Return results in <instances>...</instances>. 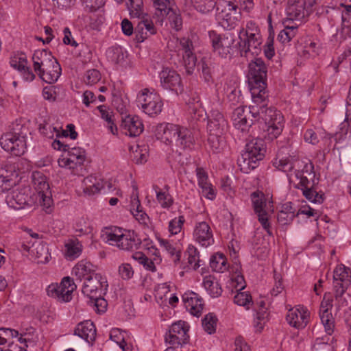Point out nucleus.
I'll return each mask as SVG.
<instances>
[{"label": "nucleus", "mask_w": 351, "mask_h": 351, "mask_svg": "<svg viewBox=\"0 0 351 351\" xmlns=\"http://www.w3.org/2000/svg\"><path fill=\"white\" fill-rule=\"evenodd\" d=\"M252 101L249 106V114L254 119V124L262 119L267 128V132L264 137L269 141L276 138L282 132L284 117L280 111L275 108L268 107V93H259L251 94Z\"/></svg>", "instance_id": "nucleus-1"}, {"label": "nucleus", "mask_w": 351, "mask_h": 351, "mask_svg": "<svg viewBox=\"0 0 351 351\" xmlns=\"http://www.w3.org/2000/svg\"><path fill=\"white\" fill-rule=\"evenodd\" d=\"M27 132L28 128L22 123V121L16 120L12 124L10 131L3 134L0 138L1 147L12 155H23L27 148Z\"/></svg>", "instance_id": "nucleus-2"}, {"label": "nucleus", "mask_w": 351, "mask_h": 351, "mask_svg": "<svg viewBox=\"0 0 351 351\" xmlns=\"http://www.w3.org/2000/svg\"><path fill=\"white\" fill-rule=\"evenodd\" d=\"M267 147L263 138H257L245 145V151L237 159V165L241 172L249 173L260 165L265 156Z\"/></svg>", "instance_id": "nucleus-3"}, {"label": "nucleus", "mask_w": 351, "mask_h": 351, "mask_svg": "<svg viewBox=\"0 0 351 351\" xmlns=\"http://www.w3.org/2000/svg\"><path fill=\"white\" fill-rule=\"evenodd\" d=\"M155 8L153 19L156 25H162L167 19L170 27L176 32L182 29L183 19L174 0H152Z\"/></svg>", "instance_id": "nucleus-4"}, {"label": "nucleus", "mask_w": 351, "mask_h": 351, "mask_svg": "<svg viewBox=\"0 0 351 351\" xmlns=\"http://www.w3.org/2000/svg\"><path fill=\"white\" fill-rule=\"evenodd\" d=\"M247 81L251 94L267 93V67L265 62L259 58H254L248 64Z\"/></svg>", "instance_id": "nucleus-5"}, {"label": "nucleus", "mask_w": 351, "mask_h": 351, "mask_svg": "<svg viewBox=\"0 0 351 351\" xmlns=\"http://www.w3.org/2000/svg\"><path fill=\"white\" fill-rule=\"evenodd\" d=\"M217 19L219 25L226 29L234 28L241 17V12L238 5L232 1L225 2L223 8L217 7Z\"/></svg>", "instance_id": "nucleus-6"}, {"label": "nucleus", "mask_w": 351, "mask_h": 351, "mask_svg": "<svg viewBox=\"0 0 351 351\" xmlns=\"http://www.w3.org/2000/svg\"><path fill=\"white\" fill-rule=\"evenodd\" d=\"M138 99L143 112L149 117H155L162 112L163 102L158 93L145 88L138 96Z\"/></svg>", "instance_id": "nucleus-7"}, {"label": "nucleus", "mask_w": 351, "mask_h": 351, "mask_svg": "<svg viewBox=\"0 0 351 351\" xmlns=\"http://www.w3.org/2000/svg\"><path fill=\"white\" fill-rule=\"evenodd\" d=\"M189 325L182 320L172 324L168 333L165 335V341L176 348L186 344L189 339Z\"/></svg>", "instance_id": "nucleus-8"}, {"label": "nucleus", "mask_w": 351, "mask_h": 351, "mask_svg": "<svg viewBox=\"0 0 351 351\" xmlns=\"http://www.w3.org/2000/svg\"><path fill=\"white\" fill-rule=\"evenodd\" d=\"M208 34L214 51L223 58L228 56L230 57L234 43V36L230 33L220 35L215 31H210Z\"/></svg>", "instance_id": "nucleus-9"}, {"label": "nucleus", "mask_w": 351, "mask_h": 351, "mask_svg": "<svg viewBox=\"0 0 351 351\" xmlns=\"http://www.w3.org/2000/svg\"><path fill=\"white\" fill-rule=\"evenodd\" d=\"M108 285L107 280L100 274H96L84 280L82 293L90 300L105 295Z\"/></svg>", "instance_id": "nucleus-10"}, {"label": "nucleus", "mask_w": 351, "mask_h": 351, "mask_svg": "<svg viewBox=\"0 0 351 351\" xmlns=\"http://www.w3.org/2000/svg\"><path fill=\"white\" fill-rule=\"evenodd\" d=\"M161 86L167 90L174 93L176 95L184 92V86L180 75L174 70L165 68L160 73Z\"/></svg>", "instance_id": "nucleus-11"}, {"label": "nucleus", "mask_w": 351, "mask_h": 351, "mask_svg": "<svg viewBox=\"0 0 351 351\" xmlns=\"http://www.w3.org/2000/svg\"><path fill=\"white\" fill-rule=\"evenodd\" d=\"M125 233L120 236L114 234H110V241L115 242L117 245L123 250L132 251L138 250L142 243L141 239L136 238L137 235L134 230H124Z\"/></svg>", "instance_id": "nucleus-12"}, {"label": "nucleus", "mask_w": 351, "mask_h": 351, "mask_svg": "<svg viewBox=\"0 0 351 351\" xmlns=\"http://www.w3.org/2000/svg\"><path fill=\"white\" fill-rule=\"evenodd\" d=\"M309 319L310 313L303 306H298L295 309H290L286 316L289 324L297 329L304 328L308 323Z\"/></svg>", "instance_id": "nucleus-13"}, {"label": "nucleus", "mask_w": 351, "mask_h": 351, "mask_svg": "<svg viewBox=\"0 0 351 351\" xmlns=\"http://www.w3.org/2000/svg\"><path fill=\"white\" fill-rule=\"evenodd\" d=\"M5 201L8 205L14 209L23 208L31 202L29 189L27 187L13 190L7 196Z\"/></svg>", "instance_id": "nucleus-14"}, {"label": "nucleus", "mask_w": 351, "mask_h": 351, "mask_svg": "<svg viewBox=\"0 0 351 351\" xmlns=\"http://www.w3.org/2000/svg\"><path fill=\"white\" fill-rule=\"evenodd\" d=\"M228 128V123L223 115L218 110H212L208 117L207 128L210 135L219 137L224 134Z\"/></svg>", "instance_id": "nucleus-15"}, {"label": "nucleus", "mask_w": 351, "mask_h": 351, "mask_svg": "<svg viewBox=\"0 0 351 351\" xmlns=\"http://www.w3.org/2000/svg\"><path fill=\"white\" fill-rule=\"evenodd\" d=\"M73 335L84 339L88 344L93 346L97 335L95 325L90 320L81 322L75 328Z\"/></svg>", "instance_id": "nucleus-16"}, {"label": "nucleus", "mask_w": 351, "mask_h": 351, "mask_svg": "<svg viewBox=\"0 0 351 351\" xmlns=\"http://www.w3.org/2000/svg\"><path fill=\"white\" fill-rule=\"evenodd\" d=\"M243 28H241L239 34L240 41L237 43L240 56L247 58L249 53H251L253 56H258L262 50L261 47L262 38L254 40H243Z\"/></svg>", "instance_id": "nucleus-17"}, {"label": "nucleus", "mask_w": 351, "mask_h": 351, "mask_svg": "<svg viewBox=\"0 0 351 351\" xmlns=\"http://www.w3.org/2000/svg\"><path fill=\"white\" fill-rule=\"evenodd\" d=\"M180 126L173 123H160L156 126L155 135L158 139L165 143L176 142L178 139V131Z\"/></svg>", "instance_id": "nucleus-18"}, {"label": "nucleus", "mask_w": 351, "mask_h": 351, "mask_svg": "<svg viewBox=\"0 0 351 351\" xmlns=\"http://www.w3.org/2000/svg\"><path fill=\"white\" fill-rule=\"evenodd\" d=\"M121 127L125 134L131 137L139 136L144 130L141 119L136 115L126 116L122 119Z\"/></svg>", "instance_id": "nucleus-19"}, {"label": "nucleus", "mask_w": 351, "mask_h": 351, "mask_svg": "<svg viewBox=\"0 0 351 351\" xmlns=\"http://www.w3.org/2000/svg\"><path fill=\"white\" fill-rule=\"evenodd\" d=\"M51 64L36 72L39 77L48 84H53L61 75V66L58 60L53 61Z\"/></svg>", "instance_id": "nucleus-20"}, {"label": "nucleus", "mask_w": 351, "mask_h": 351, "mask_svg": "<svg viewBox=\"0 0 351 351\" xmlns=\"http://www.w3.org/2000/svg\"><path fill=\"white\" fill-rule=\"evenodd\" d=\"M57 59L55 58L51 52L47 49L36 50L32 56L33 67L36 73L43 70V68L47 66Z\"/></svg>", "instance_id": "nucleus-21"}, {"label": "nucleus", "mask_w": 351, "mask_h": 351, "mask_svg": "<svg viewBox=\"0 0 351 351\" xmlns=\"http://www.w3.org/2000/svg\"><path fill=\"white\" fill-rule=\"evenodd\" d=\"M193 235L196 241L202 246L207 247L214 242L210 228L205 221L200 222L196 225Z\"/></svg>", "instance_id": "nucleus-22"}, {"label": "nucleus", "mask_w": 351, "mask_h": 351, "mask_svg": "<svg viewBox=\"0 0 351 351\" xmlns=\"http://www.w3.org/2000/svg\"><path fill=\"white\" fill-rule=\"evenodd\" d=\"M72 274H73L77 280L82 281L96 274L95 266L90 262L85 260L79 261L73 268Z\"/></svg>", "instance_id": "nucleus-23"}, {"label": "nucleus", "mask_w": 351, "mask_h": 351, "mask_svg": "<svg viewBox=\"0 0 351 351\" xmlns=\"http://www.w3.org/2000/svg\"><path fill=\"white\" fill-rule=\"evenodd\" d=\"M74 288L71 290H63L58 284H51L47 288V293L49 297L58 299L60 302H66L72 299V293Z\"/></svg>", "instance_id": "nucleus-24"}, {"label": "nucleus", "mask_w": 351, "mask_h": 351, "mask_svg": "<svg viewBox=\"0 0 351 351\" xmlns=\"http://www.w3.org/2000/svg\"><path fill=\"white\" fill-rule=\"evenodd\" d=\"M107 58L112 63L124 66L127 63L128 53L121 46H114L107 51Z\"/></svg>", "instance_id": "nucleus-25"}, {"label": "nucleus", "mask_w": 351, "mask_h": 351, "mask_svg": "<svg viewBox=\"0 0 351 351\" xmlns=\"http://www.w3.org/2000/svg\"><path fill=\"white\" fill-rule=\"evenodd\" d=\"M184 300L186 308H189L191 314L197 317H199L204 305L203 299L197 293L192 292L190 298Z\"/></svg>", "instance_id": "nucleus-26"}, {"label": "nucleus", "mask_w": 351, "mask_h": 351, "mask_svg": "<svg viewBox=\"0 0 351 351\" xmlns=\"http://www.w3.org/2000/svg\"><path fill=\"white\" fill-rule=\"evenodd\" d=\"M176 143L177 145L182 146L184 149H192L195 145V138L192 132L185 128L180 127Z\"/></svg>", "instance_id": "nucleus-27"}, {"label": "nucleus", "mask_w": 351, "mask_h": 351, "mask_svg": "<svg viewBox=\"0 0 351 351\" xmlns=\"http://www.w3.org/2000/svg\"><path fill=\"white\" fill-rule=\"evenodd\" d=\"M203 286L212 298H218L222 293L221 285L213 276H206L203 279Z\"/></svg>", "instance_id": "nucleus-28"}, {"label": "nucleus", "mask_w": 351, "mask_h": 351, "mask_svg": "<svg viewBox=\"0 0 351 351\" xmlns=\"http://www.w3.org/2000/svg\"><path fill=\"white\" fill-rule=\"evenodd\" d=\"M65 257L69 261H73L78 258L82 252V245L78 239H69L65 244Z\"/></svg>", "instance_id": "nucleus-29"}, {"label": "nucleus", "mask_w": 351, "mask_h": 351, "mask_svg": "<svg viewBox=\"0 0 351 351\" xmlns=\"http://www.w3.org/2000/svg\"><path fill=\"white\" fill-rule=\"evenodd\" d=\"M17 167L14 163L5 162L0 166V177L3 179L10 181L12 184H15L14 180L19 176Z\"/></svg>", "instance_id": "nucleus-30"}, {"label": "nucleus", "mask_w": 351, "mask_h": 351, "mask_svg": "<svg viewBox=\"0 0 351 351\" xmlns=\"http://www.w3.org/2000/svg\"><path fill=\"white\" fill-rule=\"evenodd\" d=\"M226 265L227 259L222 253H216L210 258V266L214 271L223 272L228 269Z\"/></svg>", "instance_id": "nucleus-31"}, {"label": "nucleus", "mask_w": 351, "mask_h": 351, "mask_svg": "<svg viewBox=\"0 0 351 351\" xmlns=\"http://www.w3.org/2000/svg\"><path fill=\"white\" fill-rule=\"evenodd\" d=\"M36 332V330L32 326L28 327L19 333L20 337L17 339V341H19L21 344H26L28 346V343H29L34 346L38 340Z\"/></svg>", "instance_id": "nucleus-32"}, {"label": "nucleus", "mask_w": 351, "mask_h": 351, "mask_svg": "<svg viewBox=\"0 0 351 351\" xmlns=\"http://www.w3.org/2000/svg\"><path fill=\"white\" fill-rule=\"evenodd\" d=\"M123 333L125 331L121 330L119 328H112L110 330V339L114 341L123 351H132L130 346H128Z\"/></svg>", "instance_id": "nucleus-33"}, {"label": "nucleus", "mask_w": 351, "mask_h": 351, "mask_svg": "<svg viewBox=\"0 0 351 351\" xmlns=\"http://www.w3.org/2000/svg\"><path fill=\"white\" fill-rule=\"evenodd\" d=\"M321 322L324 326L325 332L328 335H332L335 329V319L328 308L319 313Z\"/></svg>", "instance_id": "nucleus-34"}, {"label": "nucleus", "mask_w": 351, "mask_h": 351, "mask_svg": "<svg viewBox=\"0 0 351 351\" xmlns=\"http://www.w3.org/2000/svg\"><path fill=\"white\" fill-rule=\"evenodd\" d=\"M264 197V193L259 191H254L251 194L253 208L256 214L266 211L265 210L266 202Z\"/></svg>", "instance_id": "nucleus-35"}, {"label": "nucleus", "mask_w": 351, "mask_h": 351, "mask_svg": "<svg viewBox=\"0 0 351 351\" xmlns=\"http://www.w3.org/2000/svg\"><path fill=\"white\" fill-rule=\"evenodd\" d=\"M217 321L218 319L215 313H209L206 315L202 320V326L204 330L209 335L215 333L216 331Z\"/></svg>", "instance_id": "nucleus-36"}, {"label": "nucleus", "mask_w": 351, "mask_h": 351, "mask_svg": "<svg viewBox=\"0 0 351 351\" xmlns=\"http://www.w3.org/2000/svg\"><path fill=\"white\" fill-rule=\"evenodd\" d=\"M191 3L199 12L208 13L216 5V0H191Z\"/></svg>", "instance_id": "nucleus-37"}, {"label": "nucleus", "mask_w": 351, "mask_h": 351, "mask_svg": "<svg viewBox=\"0 0 351 351\" xmlns=\"http://www.w3.org/2000/svg\"><path fill=\"white\" fill-rule=\"evenodd\" d=\"M186 254H188V267L196 270L200 266V260L199 259V252L197 249L192 245H189Z\"/></svg>", "instance_id": "nucleus-38"}, {"label": "nucleus", "mask_w": 351, "mask_h": 351, "mask_svg": "<svg viewBox=\"0 0 351 351\" xmlns=\"http://www.w3.org/2000/svg\"><path fill=\"white\" fill-rule=\"evenodd\" d=\"M32 176L34 185L36 186V189L39 195L45 193V191L49 190V184L46 181V178L43 173L40 172H34L33 173Z\"/></svg>", "instance_id": "nucleus-39"}, {"label": "nucleus", "mask_w": 351, "mask_h": 351, "mask_svg": "<svg viewBox=\"0 0 351 351\" xmlns=\"http://www.w3.org/2000/svg\"><path fill=\"white\" fill-rule=\"evenodd\" d=\"M66 152L69 158L75 157L76 161L73 162L75 166H81L84 164L86 159V151L84 149L75 147L73 148L69 147Z\"/></svg>", "instance_id": "nucleus-40"}, {"label": "nucleus", "mask_w": 351, "mask_h": 351, "mask_svg": "<svg viewBox=\"0 0 351 351\" xmlns=\"http://www.w3.org/2000/svg\"><path fill=\"white\" fill-rule=\"evenodd\" d=\"M350 270L349 268L346 267L344 265H340L335 268L333 272V280L341 282H350Z\"/></svg>", "instance_id": "nucleus-41"}, {"label": "nucleus", "mask_w": 351, "mask_h": 351, "mask_svg": "<svg viewBox=\"0 0 351 351\" xmlns=\"http://www.w3.org/2000/svg\"><path fill=\"white\" fill-rule=\"evenodd\" d=\"M127 3L130 14L132 17L140 18L143 14V0H128Z\"/></svg>", "instance_id": "nucleus-42"}, {"label": "nucleus", "mask_w": 351, "mask_h": 351, "mask_svg": "<svg viewBox=\"0 0 351 351\" xmlns=\"http://www.w3.org/2000/svg\"><path fill=\"white\" fill-rule=\"evenodd\" d=\"M132 258L143 265V267L148 271L154 272L156 271V267L154 262L148 258L145 254L141 252H137L132 255Z\"/></svg>", "instance_id": "nucleus-43"}, {"label": "nucleus", "mask_w": 351, "mask_h": 351, "mask_svg": "<svg viewBox=\"0 0 351 351\" xmlns=\"http://www.w3.org/2000/svg\"><path fill=\"white\" fill-rule=\"evenodd\" d=\"M19 335V331L11 329L1 328H0V347L5 345V343L13 340L14 337H18Z\"/></svg>", "instance_id": "nucleus-44"}, {"label": "nucleus", "mask_w": 351, "mask_h": 351, "mask_svg": "<svg viewBox=\"0 0 351 351\" xmlns=\"http://www.w3.org/2000/svg\"><path fill=\"white\" fill-rule=\"evenodd\" d=\"M158 241L160 245L163 246L171 256H175L173 262L175 263L180 262L181 258V251L180 250H177L176 248L168 240L160 239Z\"/></svg>", "instance_id": "nucleus-45"}, {"label": "nucleus", "mask_w": 351, "mask_h": 351, "mask_svg": "<svg viewBox=\"0 0 351 351\" xmlns=\"http://www.w3.org/2000/svg\"><path fill=\"white\" fill-rule=\"evenodd\" d=\"M86 10L89 12H95L103 8L106 0H81Z\"/></svg>", "instance_id": "nucleus-46"}, {"label": "nucleus", "mask_w": 351, "mask_h": 351, "mask_svg": "<svg viewBox=\"0 0 351 351\" xmlns=\"http://www.w3.org/2000/svg\"><path fill=\"white\" fill-rule=\"evenodd\" d=\"M10 66L17 69L19 71L24 69L25 66L27 64V60L25 54L21 53V54H16L10 58Z\"/></svg>", "instance_id": "nucleus-47"}, {"label": "nucleus", "mask_w": 351, "mask_h": 351, "mask_svg": "<svg viewBox=\"0 0 351 351\" xmlns=\"http://www.w3.org/2000/svg\"><path fill=\"white\" fill-rule=\"evenodd\" d=\"M210 61L206 58L204 57L201 59L198 66H200L202 70V77L206 82H213V76L211 69L209 66Z\"/></svg>", "instance_id": "nucleus-48"}, {"label": "nucleus", "mask_w": 351, "mask_h": 351, "mask_svg": "<svg viewBox=\"0 0 351 351\" xmlns=\"http://www.w3.org/2000/svg\"><path fill=\"white\" fill-rule=\"evenodd\" d=\"M154 189L156 192V198L158 202L161 204V206L163 208H169L173 204V199L169 193H166L162 191H157L158 189V186L155 185L154 186Z\"/></svg>", "instance_id": "nucleus-49"}, {"label": "nucleus", "mask_w": 351, "mask_h": 351, "mask_svg": "<svg viewBox=\"0 0 351 351\" xmlns=\"http://www.w3.org/2000/svg\"><path fill=\"white\" fill-rule=\"evenodd\" d=\"M183 60L184 62L186 72L189 74H191L196 66V56L193 52L189 53H184Z\"/></svg>", "instance_id": "nucleus-50"}, {"label": "nucleus", "mask_w": 351, "mask_h": 351, "mask_svg": "<svg viewBox=\"0 0 351 351\" xmlns=\"http://www.w3.org/2000/svg\"><path fill=\"white\" fill-rule=\"evenodd\" d=\"M254 121L253 119H250L247 115L241 117L240 120L234 123L235 127L240 130L242 132H249L250 129L254 125Z\"/></svg>", "instance_id": "nucleus-51"}, {"label": "nucleus", "mask_w": 351, "mask_h": 351, "mask_svg": "<svg viewBox=\"0 0 351 351\" xmlns=\"http://www.w3.org/2000/svg\"><path fill=\"white\" fill-rule=\"evenodd\" d=\"M101 80V73L97 69L88 70L84 75V81L88 85L97 84Z\"/></svg>", "instance_id": "nucleus-52"}, {"label": "nucleus", "mask_w": 351, "mask_h": 351, "mask_svg": "<svg viewBox=\"0 0 351 351\" xmlns=\"http://www.w3.org/2000/svg\"><path fill=\"white\" fill-rule=\"evenodd\" d=\"M198 184L202 188V192L205 193L206 198L211 200L215 198L216 194L215 193V190L213 189L212 184L208 182V179H204L202 182V180H199Z\"/></svg>", "instance_id": "nucleus-53"}, {"label": "nucleus", "mask_w": 351, "mask_h": 351, "mask_svg": "<svg viewBox=\"0 0 351 351\" xmlns=\"http://www.w3.org/2000/svg\"><path fill=\"white\" fill-rule=\"evenodd\" d=\"M19 341L12 340L0 347L1 351H26L27 345L19 344Z\"/></svg>", "instance_id": "nucleus-54"}, {"label": "nucleus", "mask_w": 351, "mask_h": 351, "mask_svg": "<svg viewBox=\"0 0 351 351\" xmlns=\"http://www.w3.org/2000/svg\"><path fill=\"white\" fill-rule=\"evenodd\" d=\"M252 296L245 292L239 291L234 297V302L239 306H246L252 302Z\"/></svg>", "instance_id": "nucleus-55"}, {"label": "nucleus", "mask_w": 351, "mask_h": 351, "mask_svg": "<svg viewBox=\"0 0 351 351\" xmlns=\"http://www.w3.org/2000/svg\"><path fill=\"white\" fill-rule=\"evenodd\" d=\"M184 222V216H180L178 219L175 218L170 221L169 224V232L172 234H176L178 232H180L182 226L183 225Z\"/></svg>", "instance_id": "nucleus-56"}, {"label": "nucleus", "mask_w": 351, "mask_h": 351, "mask_svg": "<svg viewBox=\"0 0 351 351\" xmlns=\"http://www.w3.org/2000/svg\"><path fill=\"white\" fill-rule=\"evenodd\" d=\"M350 283L347 281L341 282L334 280L335 297L336 300L341 298L346 292Z\"/></svg>", "instance_id": "nucleus-57"}, {"label": "nucleus", "mask_w": 351, "mask_h": 351, "mask_svg": "<svg viewBox=\"0 0 351 351\" xmlns=\"http://www.w3.org/2000/svg\"><path fill=\"white\" fill-rule=\"evenodd\" d=\"M134 34L136 36V40L137 43H142L147 39L149 36L147 32H145L143 23L139 21L134 28Z\"/></svg>", "instance_id": "nucleus-58"}, {"label": "nucleus", "mask_w": 351, "mask_h": 351, "mask_svg": "<svg viewBox=\"0 0 351 351\" xmlns=\"http://www.w3.org/2000/svg\"><path fill=\"white\" fill-rule=\"evenodd\" d=\"M119 274L123 280H129L134 275V270L128 263L121 264L119 267Z\"/></svg>", "instance_id": "nucleus-59"}, {"label": "nucleus", "mask_w": 351, "mask_h": 351, "mask_svg": "<svg viewBox=\"0 0 351 351\" xmlns=\"http://www.w3.org/2000/svg\"><path fill=\"white\" fill-rule=\"evenodd\" d=\"M134 189L136 191V194L132 195L131 201V213L134 216H138L139 210L141 209V202L138 198L137 192V186H134Z\"/></svg>", "instance_id": "nucleus-60"}, {"label": "nucleus", "mask_w": 351, "mask_h": 351, "mask_svg": "<svg viewBox=\"0 0 351 351\" xmlns=\"http://www.w3.org/2000/svg\"><path fill=\"white\" fill-rule=\"evenodd\" d=\"M274 278L276 280V284L272 290L271 291V294L273 296H277L279 293L282 292L284 287L282 286V278L280 274L277 273L275 270Z\"/></svg>", "instance_id": "nucleus-61"}, {"label": "nucleus", "mask_w": 351, "mask_h": 351, "mask_svg": "<svg viewBox=\"0 0 351 351\" xmlns=\"http://www.w3.org/2000/svg\"><path fill=\"white\" fill-rule=\"evenodd\" d=\"M57 130V128L48 124H40L39 125V132L45 137L53 138L54 132Z\"/></svg>", "instance_id": "nucleus-62"}, {"label": "nucleus", "mask_w": 351, "mask_h": 351, "mask_svg": "<svg viewBox=\"0 0 351 351\" xmlns=\"http://www.w3.org/2000/svg\"><path fill=\"white\" fill-rule=\"evenodd\" d=\"M100 114L101 117L104 119L107 123H110L114 120V114L112 111H110L109 108H107L106 106L101 105L97 108Z\"/></svg>", "instance_id": "nucleus-63"}, {"label": "nucleus", "mask_w": 351, "mask_h": 351, "mask_svg": "<svg viewBox=\"0 0 351 351\" xmlns=\"http://www.w3.org/2000/svg\"><path fill=\"white\" fill-rule=\"evenodd\" d=\"M91 300L94 301V305L95 306L97 311L99 313H104L106 311L108 302L102 297V295H99V297H95V298H93V300Z\"/></svg>", "instance_id": "nucleus-64"}]
</instances>
